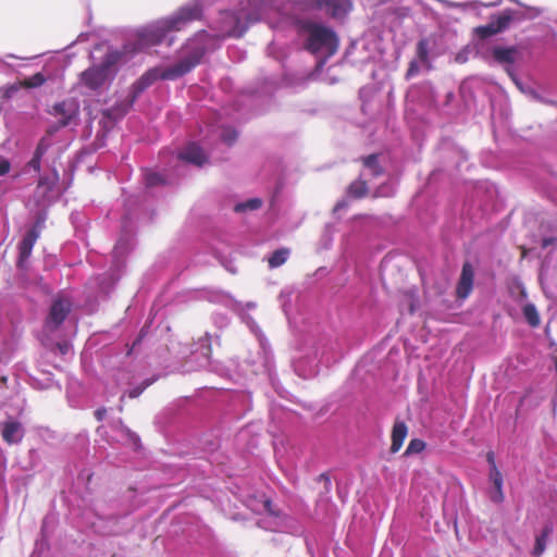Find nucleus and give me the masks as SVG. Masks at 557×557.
I'll return each instance as SVG.
<instances>
[{
	"instance_id": "1",
	"label": "nucleus",
	"mask_w": 557,
	"mask_h": 557,
	"mask_svg": "<svg viewBox=\"0 0 557 557\" xmlns=\"http://www.w3.org/2000/svg\"><path fill=\"white\" fill-rule=\"evenodd\" d=\"M289 5L290 8L282 7L276 0H248L247 5L238 12H225L223 14L220 34L222 36L240 37L250 23L262 18L270 9L273 8L282 14H288L289 11H293L299 32L306 39L307 49L324 60L333 55L338 46L335 33L320 23L298 17L297 14L322 11L334 18H343L351 10L350 0H294Z\"/></svg>"
},
{
	"instance_id": "2",
	"label": "nucleus",
	"mask_w": 557,
	"mask_h": 557,
	"mask_svg": "<svg viewBox=\"0 0 557 557\" xmlns=\"http://www.w3.org/2000/svg\"><path fill=\"white\" fill-rule=\"evenodd\" d=\"M207 41L208 35L206 33L198 34L196 38L185 45L183 57L176 64L151 69L137 82V89L143 90L159 78L176 79L189 72L200 61L201 57L209 48Z\"/></svg>"
},
{
	"instance_id": "3",
	"label": "nucleus",
	"mask_w": 557,
	"mask_h": 557,
	"mask_svg": "<svg viewBox=\"0 0 557 557\" xmlns=\"http://www.w3.org/2000/svg\"><path fill=\"white\" fill-rule=\"evenodd\" d=\"M201 16V7L198 0H195L168 18L157 21L140 29L137 34L138 49H145L159 44L170 32L181 30L186 25Z\"/></svg>"
},
{
	"instance_id": "4",
	"label": "nucleus",
	"mask_w": 557,
	"mask_h": 557,
	"mask_svg": "<svg viewBox=\"0 0 557 557\" xmlns=\"http://www.w3.org/2000/svg\"><path fill=\"white\" fill-rule=\"evenodd\" d=\"M115 62L116 55L114 53L107 54L100 65L91 66L82 73L81 83L91 90L106 87L115 74Z\"/></svg>"
},
{
	"instance_id": "5",
	"label": "nucleus",
	"mask_w": 557,
	"mask_h": 557,
	"mask_svg": "<svg viewBox=\"0 0 557 557\" xmlns=\"http://www.w3.org/2000/svg\"><path fill=\"white\" fill-rule=\"evenodd\" d=\"M71 308V302L66 298H58L53 301L51 306V310L47 320V326L50 329L58 327L66 314L69 313Z\"/></svg>"
},
{
	"instance_id": "6",
	"label": "nucleus",
	"mask_w": 557,
	"mask_h": 557,
	"mask_svg": "<svg viewBox=\"0 0 557 557\" xmlns=\"http://www.w3.org/2000/svg\"><path fill=\"white\" fill-rule=\"evenodd\" d=\"M54 112L60 115L62 126L69 125L78 113V106L75 101H63L54 106Z\"/></svg>"
},
{
	"instance_id": "7",
	"label": "nucleus",
	"mask_w": 557,
	"mask_h": 557,
	"mask_svg": "<svg viewBox=\"0 0 557 557\" xmlns=\"http://www.w3.org/2000/svg\"><path fill=\"white\" fill-rule=\"evenodd\" d=\"M473 269L469 263L462 267L460 280L457 286V295L460 298H467L472 290L473 285Z\"/></svg>"
},
{
	"instance_id": "8",
	"label": "nucleus",
	"mask_w": 557,
	"mask_h": 557,
	"mask_svg": "<svg viewBox=\"0 0 557 557\" xmlns=\"http://www.w3.org/2000/svg\"><path fill=\"white\" fill-rule=\"evenodd\" d=\"M180 158L196 165H202L207 161L203 150L195 143L188 144L180 153Z\"/></svg>"
},
{
	"instance_id": "9",
	"label": "nucleus",
	"mask_w": 557,
	"mask_h": 557,
	"mask_svg": "<svg viewBox=\"0 0 557 557\" xmlns=\"http://www.w3.org/2000/svg\"><path fill=\"white\" fill-rule=\"evenodd\" d=\"M2 436L5 442L9 444H16L18 443L24 434L23 428L21 423L9 420L2 424Z\"/></svg>"
},
{
	"instance_id": "10",
	"label": "nucleus",
	"mask_w": 557,
	"mask_h": 557,
	"mask_svg": "<svg viewBox=\"0 0 557 557\" xmlns=\"http://www.w3.org/2000/svg\"><path fill=\"white\" fill-rule=\"evenodd\" d=\"M488 478L494 485V490L491 493V499L495 503L503 502V475L495 463H493V467H491Z\"/></svg>"
},
{
	"instance_id": "11",
	"label": "nucleus",
	"mask_w": 557,
	"mask_h": 557,
	"mask_svg": "<svg viewBox=\"0 0 557 557\" xmlns=\"http://www.w3.org/2000/svg\"><path fill=\"white\" fill-rule=\"evenodd\" d=\"M407 434H408L407 425L401 421H396L394 423L393 432H392V446H391L392 453H397L401 448L404 441L407 437Z\"/></svg>"
},
{
	"instance_id": "12",
	"label": "nucleus",
	"mask_w": 557,
	"mask_h": 557,
	"mask_svg": "<svg viewBox=\"0 0 557 557\" xmlns=\"http://www.w3.org/2000/svg\"><path fill=\"white\" fill-rule=\"evenodd\" d=\"M39 237V230L32 228L27 232V234L24 236L23 240L20 244V259L23 261L24 259H27L33 250V247Z\"/></svg>"
},
{
	"instance_id": "13",
	"label": "nucleus",
	"mask_w": 557,
	"mask_h": 557,
	"mask_svg": "<svg viewBox=\"0 0 557 557\" xmlns=\"http://www.w3.org/2000/svg\"><path fill=\"white\" fill-rule=\"evenodd\" d=\"M552 532H553V527L546 525L543 529L542 533L535 537V543H534V547L532 550V555L534 557H540L545 552L546 544H547L548 537L550 536Z\"/></svg>"
},
{
	"instance_id": "14",
	"label": "nucleus",
	"mask_w": 557,
	"mask_h": 557,
	"mask_svg": "<svg viewBox=\"0 0 557 557\" xmlns=\"http://www.w3.org/2000/svg\"><path fill=\"white\" fill-rule=\"evenodd\" d=\"M364 169L361 173L362 177L377 176L381 174L382 169L377 163V156L371 154L363 160Z\"/></svg>"
},
{
	"instance_id": "15",
	"label": "nucleus",
	"mask_w": 557,
	"mask_h": 557,
	"mask_svg": "<svg viewBox=\"0 0 557 557\" xmlns=\"http://www.w3.org/2000/svg\"><path fill=\"white\" fill-rule=\"evenodd\" d=\"M516 53L517 50L512 47H495L493 50L494 58L502 63H512Z\"/></svg>"
},
{
	"instance_id": "16",
	"label": "nucleus",
	"mask_w": 557,
	"mask_h": 557,
	"mask_svg": "<svg viewBox=\"0 0 557 557\" xmlns=\"http://www.w3.org/2000/svg\"><path fill=\"white\" fill-rule=\"evenodd\" d=\"M513 20H520L519 12L507 10L496 20L495 25L499 27V32L505 29Z\"/></svg>"
},
{
	"instance_id": "17",
	"label": "nucleus",
	"mask_w": 557,
	"mask_h": 557,
	"mask_svg": "<svg viewBox=\"0 0 557 557\" xmlns=\"http://www.w3.org/2000/svg\"><path fill=\"white\" fill-rule=\"evenodd\" d=\"M288 253L289 252L287 249L276 250L269 258V265L271 268H277V267L282 265L287 260Z\"/></svg>"
},
{
	"instance_id": "18",
	"label": "nucleus",
	"mask_w": 557,
	"mask_h": 557,
	"mask_svg": "<svg viewBox=\"0 0 557 557\" xmlns=\"http://www.w3.org/2000/svg\"><path fill=\"white\" fill-rule=\"evenodd\" d=\"M367 193V185L363 180H358L350 184L348 187V194L352 197L359 198Z\"/></svg>"
},
{
	"instance_id": "19",
	"label": "nucleus",
	"mask_w": 557,
	"mask_h": 557,
	"mask_svg": "<svg viewBox=\"0 0 557 557\" xmlns=\"http://www.w3.org/2000/svg\"><path fill=\"white\" fill-rule=\"evenodd\" d=\"M523 314L530 325L536 326L540 324V317L536 308L533 305H527L523 308Z\"/></svg>"
},
{
	"instance_id": "20",
	"label": "nucleus",
	"mask_w": 557,
	"mask_h": 557,
	"mask_svg": "<svg viewBox=\"0 0 557 557\" xmlns=\"http://www.w3.org/2000/svg\"><path fill=\"white\" fill-rule=\"evenodd\" d=\"M45 82V76L41 73H36L35 75L25 78L22 85L26 88H36L41 86Z\"/></svg>"
},
{
	"instance_id": "21",
	"label": "nucleus",
	"mask_w": 557,
	"mask_h": 557,
	"mask_svg": "<svg viewBox=\"0 0 557 557\" xmlns=\"http://www.w3.org/2000/svg\"><path fill=\"white\" fill-rule=\"evenodd\" d=\"M261 207V200L258 198L249 199L245 202L236 205L235 210L238 212L246 210H256Z\"/></svg>"
},
{
	"instance_id": "22",
	"label": "nucleus",
	"mask_w": 557,
	"mask_h": 557,
	"mask_svg": "<svg viewBox=\"0 0 557 557\" xmlns=\"http://www.w3.org/2000/svg\"><path fill=\"white\" fill-rule=\"evenodd\" d=\"M498 32L499 27H497L495 23H491L488 25L480 26L476 28V34L482 38L490 37L492 35L497 34Z\"/></svg>"
},
{
	"instance_id": "23",
	"label": "nucleus",
	"mask_w": 557,
	"mask_h": 557,
	"mask_svg": "<svg viewBox=\"0 0 557 557\" xmlns=\"http://www.w3.org/2000/svg\"><path fill=\"white\" fill-rule=\"evenodd\" d=\"M425 447L423 441L414 438L411 440L408 447L406 448L405 455H413L421 453Z\"/></svg>"
},
{
	"instance_id": "24",
	"label": "nucleus",
	"mask_w": 557,
	"mask_h": 557,
	"mask_svg": "<svg viewBox=\"0 0 557 557\" xmlns=\"http://www.w3.org/2000/svg\"><path fill=\"white\" fill-rule=\"evenodd\" d=\"M542 13H543V10L540 8L528 7V8H525V11L523 13L519 12V17H520V20H523V18L532 20V18H535L536 16L541 15Z\"/></svg>"
},
{
	"instance_id": "25",
	"label": "nucleus",
	"mask_w": 557,
	"mask_h": 557,
	"mask_svg": "<svg viewBox=\"0 0 557 557\" xmlns=\"http://www.w3.org/2000/svg\"><path fill=\"white\" fill-rule=\"evenodd\" d=\"M146 182L149 186H156L164 183V177L160 173L149 172L146 175Z\"/></svg>"
},
{
	"instance_id": "26",
	"label": "nucleus",
	"mask_w": 557,
	"mask_h": 557,
	"mask_svg": "<svg viewBox=\"0 0 557 557\" xmlns=\"http://www.w3.org/2000/svg\"><path fill=\"white\" fill-rule=\"evenodd\" d=\"M220 136L225 143L232 144L236 139L237 133L234 128L226 127L221 131Z\"/></svg>"
},
{
	"instance_id": "27",
	"label": "nucleus",
	"mask_w": 557,
	"mask_h": 557,
	"mask_svg": "<svg viewBox=\"0 0 557 557\" xmlns=\"http://www.w3.org/2000/svg\"><path fill=\"white\" fill-rule=\"evenodd\" d=\"M418 54H419V60L422 63V65H426V63H428V58H426L428 50H426V45L423 41H420L419 45H418Z\"/></svg>"
},
{
	"instance_id": "28",
	"label": "nucleus",
	"mask_w": 557,
	"mask_h": 557,
	"mask_svg": "<svg viewBox=\"0 0 557 557\" xmlns=\"http://www.w3.org/2000/svg\"><path fill=\"white\" fill-rule=\"evenodd\" d=\"M121 432H122V435L125 436V438L127 441H129V443H132L134 446H137L138 444V437L136 434H134L133 432H131L125 426H121Z\"/></svg>"
},
{
	"instance_id": "29",
	"label": "nucleus",
	"mask_w": 557,
	"mask_h": 557,
	"mask_svg": "<svg viewBox=\"0 0 557 557\" xmlns=\"http://www.w3.org/2000/svg\"><path fill=\"white\" fill-rule=\"evenodd\" d=\"M420 64H422V63L420 62V60H418V61H412V62L410 63V66H409L408 72H407V77H408V78H410V77H412V76H414V75H417V74L419 73Z\"/></svg>"
},
{
	"instance_id": "30",
	"label": "nucleus",
	"mask_w": 557,
	"mask_h": 557,
	"mask_svg": "<svg viewBox=\"0 0 557 557\" xmlns=\"http://www.w3.org/2000/svg\"><path fill=\"white\" fill-rule=\"evenodd\" d=\"M49 148V143L46 139H41L36 148L35 154L42 157Z\"/></svg>"
},
{
	"instance_id": "31",
	"label": "nucleus",
	"mask_w": 557,
	"mask_h": 557,
	"mask_svg": "<svg viewBox=\"0 0 557 557\" xmlns=\"http://www.w3.org/2000/svg\"><path fill=\"white\" fill-rule=\"evenodd\" d=\"M10 170V162L0 156V175H4Z\"/></svg>"
},
{
	"instance_id": "32",
	"label": "nucleus",
	"mask_w": 557,
	"mask_h": 557,
	"mask_svg": "<svg viewBox=\"0 0 557 557\" xmlns=\"http://www.w3.org/2000/svg\"><path fill=\"white\" fill-rule=\"evenodd\" d=\"M149 384H150V382L146 383L144 386H139V387H135V388L131 389V391H129V393H128V396H129L131 398H136V397H138V396L143 393V391H144V389H145Z\"/></svg>"
},
{
	"instance_id": "33",
	"label": "nucleus",
	"mask_w": 557,
	"mask_h": 557,
	"mask_svg": "<svg viewBox=\"0 0 557 557\" xmlns=\"http://www.w3.org/2000/svg\"><path fill=\"white\" fill-rule=\"evenodd\" d=\"M41 158L40 156L34 154L33 159L29 161V165L35 170H39Z\"/></svg>"
},
{
	"instance_id": "34",
	"label": "nucleus",
	"mask_w": 557,
	"mask_h": 557,
	"mask_svg": "<svg viewBox=\"0 0 557 557\" xmlns=\"http://www.w3.org/2000/svg\"><path fill=\"white\" fill-rule=\"evenodd\" d=\"M456 62L458 63H465L468 60L467 51L459 52L456 58Z\"/></svg>"
},
{
	"instance_id": "35",
	"label": "nucleus",
	"mask_w": 557,
	"mask_h": 557,
	"mask_svg": "<svg viewBox=\"0 0 557 557\" xmlns=\"http://www.w3.org/2000/svg\"><path fill=\"white\" fill-rule=\"evenodd\" d=\"M58 348H59V350H60V352H61L62 355H66V354L70 351V346H69V344H66V343H64V344H59V345H58Z\"/></svg>"
},
{
	"instance_id": "36",
	"label": "nucleus",
	"mask_w": 557,
	"mask_h": 557,
	"mask_svg": "<svg viewBox=\"0 0 557 557\" xmlns=\"http://www.w3.org/2000/svg\"><path fill=\"white\" fill-rule=\"evenodd\" d=\"M263 507H264V510L269 513V516L274 515L271 503L269 500H264Z\"/></svg>"
},
{
	"instance_id": "37",
	"label": "nucleus",
	"mask_w": 557,
	"mask_h": 557,
	"mask_svg": "<svg viewBox=\"0 0 557 557\" xmlns=\"http://www.w3.org/2000/svg\"><path fill=\"white\" fill-rule=\"evenodd\" d=\"M123 251H124V247H123L122 240H119V243L116 244V246L114 248V253L117 256V255L123 253Z\"/></svg>"
},
{
	"instance_id": "38",
	"label": "nucleus",
	"mask_w": 557,
	"mask_h": 557,
	"mask_svg": "<svg viewBox=\"0 0 557 557\" xmlns=\"http://www.w3.org/2000/svg\"><path fill=\"white\" fill-rule=\"evenodd\" d=\"M444 3L448 7H454V8H461V7L468 5V4H461V3H454V2H449V1H444Z\"/></svg>"
},
{
	"instance_id": "39",
	"label": "nucleus",
	"mask_w": 557,
	"mask_h": 557,
	"mask_svg": "<svg viewBox=\"0 0 557 557\" xmlns=\"http://www.w3.org/2000/svg\"><path fill=\"white\" fill-rule=\"evenodd\" d=\"M104 414H106V409H98L96 411V417H97L98 420H102Z\"/></svg>"
},
{
	"instance_id": "40",
	"label": "nucleus",
	"mask_w": 557,
	"mask_h": 557,
	"mask_svg": "<svg viewBox=\"0 0 557 557\" xmlns=\"http://www.w3.org/2000/svg\"><path fill=\"white\" fill-rule=\"evenodd\" d=\"M346 206V202L345 201H339L336 203V206L334 207V211H338L341 210L342 208H344Z\"/></svg>"
},
{
	"instance_id": "41",
	"label": "nucleus",
	"mask_w": 557,
	"mask_h": 557,
	"mask_svg": "<svg viewBox=\"0 0 557 557\" xmlns=\"http://www.w3.org/2000/svg\"><path fill=\"white\" fill-rule=\"evenodd\" d=\"M487 460H488V463L491 465V467H493V463H495V461H494V455L492 453H490L487 455Z\"/></svg>"
},
{
	"instance_id": "42",
	"label": "nucleus",
	"mask_w": 557,
	"mask_h": 557,
	"mask_svg": "<svg viewBox=\"0 0 557 557\" xmlns=\"http://www.w3.org/2000/svg\"><path fill=\"white\" fill-rule=\"evenodd\" d=\"M377 195H379V196H382V197H385V196H388V195H389V191H385V190L382 188V189H379V190H377Z\"/></svg>"
},
{
	"instance_id": "43",
	"label": "nucleus",
	"mask_w": 557,
	"mask_h": 557,
	"mask_svg": "<svg viewBox=\"0 0 557 557\" xmlns=\"http://www.w3.org/2000/svg\"><path fill=\"white\" fill-rule=\"evenodd\" d=\"M550 243H552V239L546 238V239L543 240V246L547 247Z\"/></svg>"
},
{
	"instance_id": "44",
	"label": "nucleus",
	"mask_w": 557,
	"mask_h": 557,
	"mask_svg": "<svg viewBox=\"0 0 557 557\" xmlns=\"http://www.w3.org/2000/svg\"><path fill=\"white\" fill-rule=\"evenodd\" d=\"M44 188H45V183H44V181H40L39 185H38V191L44 189Z\"/></svg>"
},
{
	"instance_id": "45",
	"label": "nucleus",
	"mask_w": 557,
	"mask_h": 557,
	"mask_svg": "<svg viewBox=\"0 0 557 557\" xmlns=\"http://www.w3.org/2000/svg\"><path fill=\"white\" fill-rule=\"evenodd\" d=\"M515 82H516L517 86L519 87V89H521L522 91H525V90L523 89V87H522V86H521L517 81H515Z\"/></svg>"
},
{
	"instance_id": "46",
	"label": "nucleus",
	"mask_w": 557,
	"mask_h": 557,
	"mask_svg": "<svg viewBox=\"0 0 557 557\" xmlns=\"http://www.w3.org/2000/svg\"><path fill=\"white\" fill-rule=\"evenodd\" d=\"M247 307H248V308H250V309H252V308H255V304L249 302V304H247Z\"/></svg>"
},
{
	"instance_id": "47",
	"label": "nucleus",
	"mask_w": 557,
	"mask_h": 557,
	"mask_svg": "<svg viewBox=\"0 0 557 557\" xmlns=\"http://www.w3.org/2000/svg\"><path fill=\"white\" fill-rule=\"evenodd\" d=\"M278 528H280V522H276V523H275V527H273V530H276V529H278Z\"/></svg>"
},
{
	"instance_id": "48",
	"label": "nucleus",
	"mask_w": 557,
	"mask_h": 557,
	"mask_svg": "<svg viewBox=\"0 0 557 557\" xmlns=\"http://www.w3.org/2000/svg\"><path fill=\"white\" fill-rule=\"evenodd\" d=\"M250 327H251V331L257 332V330H256L257 327L255 325H250Z\"/></svg>"
}]
</instances>
